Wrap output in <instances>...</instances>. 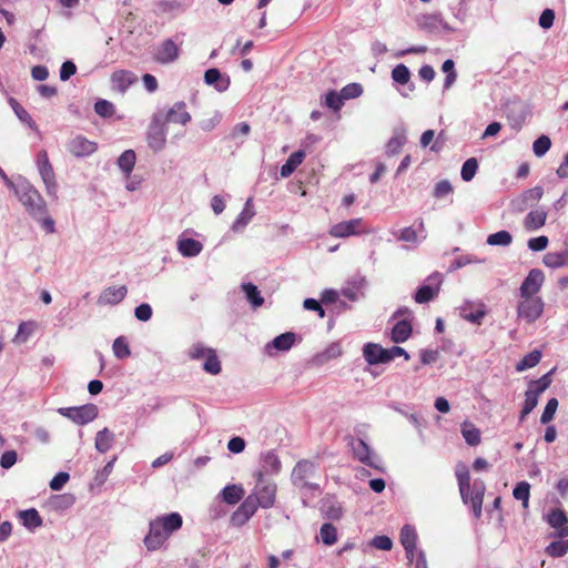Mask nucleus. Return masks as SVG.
<instances>
[{"label": "nucleus", "instance_id": "f257e3e1", "mask_svg": "<svg viewBox=\"0 0 568 568\" xmlns=\"http://www.w3.org/2000/svg\"><path fill=\"white\" fill-rule=\"evenodd\" d=\"M183 525V518L179 513H170L159 516L149 524V532L144 537V545L149 551L160 549L168 538L178 531Z\"/></svg>", "mask_w": 568, "mask_h": 568}, {"label": "nucleus", "instance_id": "f03ea898", "mask_svg": "<svg viewBox=\"0 0 568 568\" xmlns=\"http://www.w3.org/2000/svg\"><path fill=\"white\" fill-rule=\"evenodd\" d=\"M10 189L34 220H40L47 214L45 201L27 179L20 176Z\"/></svg>", "mask_w": 568, "mask_h": 568}, {"label": "nucleus", "instance_id": "7ed1b4c3", "mask_svg": "<svg viewBox=\"0 0 568 568\" xmlns=\"http://www.w3.org/2000/svg\"><path fill=\"white\" fill-rule=\"evenodd\" d=\"M317 468L318 465L312 460L297 462L291 475L293 485L300 490L318 491L320 485L312 481L316 477Z\"/></svg>", "mask_w": 568, "mask_h": 568}, {"label": "nucleus", "instance_id": "20e7f679", "mask_svg": "<svg viewBox=\"0 0 568 568\" xmlns=\"http://www.w3.org/2000/svg\"><path fill=\"white\" fill-rule=\"evenodd\" d=\"M254 478L256 484L248 496L253 497L255 504L261 508L273 507L276 497V485L262 478L261 474H254Z\"/></svg>", "mask_w": 568, "mask_h": 568}, {"label": "nucleus", "instance_id": "39448f33", "mask_svg": "<svg viewBox=\"0 0 568 568\" xmlns=\"http://www.w3.org/2000/svg\"><path fill=\"white\" fill-rule=\"evenodd\" d=\"M348 446L351 447L355 459L368 467L383 471L379 457L373 452L365 440L362 438L351 437Z\"/></svg>", "mask_w": 568, "mask_h": 568}, {"label": "nucleus", "instance_id": "423d86ee", "mask_svg": "<svg viewBox=\"0 0 568 568\" xmlns=\"http://www.w3.org/2000/svg\"><path fill=\"white\" fill-rule=\"evenodd\" d=\"M168 126L161 116L154 112L146 131V141L150 149L160 152L166 144Z\"/></svg>", "mask_w": 568, "mask_h": 568}, {"label": "nucleus", "instance_id": "0eeeda50", "mask_svg": "<svg viewBox=\"0 0 568 568\" xmlns=\"http://www.w3.org/2000/svg\"><path fill=\"white\" fill-rule=\"evenodd\" d=\"M58 413L77 425H87L98 417L99 408L94 404H85L82 406L60 407Z\"/></svg>", "mask_w": 568, "mask_h": 568}, {"label": "nucleus", "instance_id": "6e6552de", "mask_svg": "<svg viewBox=\"0 0 568 568\" xmlns=\"http://www.w3.org/2000/svg\"><path fill=\"white\" fill-rule=\"evenodd\" d=\"M521 298L523 301L517 305V315L519 318L525 320L526 323L531 324L540 317L544 312L545 304L540 297Z\"/></svg>", "mask_w": 568, "mask_h": 568}, {"label": "nucleus", "instance_id": "1a4fd4ad", "mask_svg": "<svg viewBox=\"0 0 568 568\" xmlns=\"http://www.w3.org/2000/svg\"><path fill=\"white\" fill-rule=\"evenodd\" d=\"M155 113L158 116H161V120H163L166 125L168 123L186 125L192 120L191 114L186 111L184 101H178L166 111L158 110Z\"/></svg>", "mask_w": 568, "mask_h": 568}, {"label": "nucleus", "instance_id": "9d476101", "mask_svg": "<svg viewBox=\"0 0 568 568\" xmlns=\"http://www.w3.org/2000/svg\"><path fill=\"white\" fill-rule=\"evenodd\" d=\"M544 281L545 275L541 270H530L519 287L520 297H534L540 291Z\"/></svg>", "mask_w": 568, "mask_h": 568}, {"label": "nucleus", "instance_id": "9b49d317", "mask_svg": "<svg viewBox=\"0 0 568 568\" xmlns=\"http://www.w3.org/2000/svg\"><path fill=\"white\" fill-rule=\"evenodd\" d=\"M257 508L258 506L255 504L253 497L247 496L232 514L230 519L231 525L234 527H242L256 513Z\"/></svg>", "mask_w": 568, "mask_h": 568}, {"label": "nucleus", "instance_id": "f8f14e48", "mask_svg": "<svg viewBox=\"0 0 568 568\" xmlns=\"http://www.w3.org/2000/svg\"><path fill=\"white\" fill-rule=\"evenodd\" d=\"M97 149V143L88 140L83 135H75L67 143V150L77 158L89 156L93 154Z\"/></svg>", "mask_w": 568, "mask_h": 568}, {"label": "nucleus", "instance_id": "ddd939ff", "mask_svg": "<svg viewBox=\"0 0 568 568\" xmlns=\"http://www.w3.org/2000/svg\"><path fill=\"white\" fill-rule=\"evenodd\" d=\"M363 356L368 365H378L392 362L388 348L376 343H366L363 346Z\"/></svg>", "mask_w": 568, "mask_h": 568}, {"label": "nucleus", "instance_id": "4468645a", "mask_svg": "<svg viewBox=\"0 0 568 568\" xmlns=\"http://www.w3.org/2000/svg\"><path fill=\"white\" fill-rule=\"evenodd\" d=\"M180 55L179 44L172 39L164 40L154 52V60L161 64L173 63Z\"/></svg>", "mask_w": 568, "mask_h": 568}, {"label": "nucleus", "instance_id": "2eb2a0df", "mask_svg": "<svg viewBox=\"0 0 568 568\" xmlns=\"http://www.w3.org/2000/svg\"><path fill=\"white\" fill-rule=\"evenodd\" d=\"M281 460L275 450H266L260 455V468L255 474H261L262 478L265 475H277L281 471Z\"/></svg>", "mask_w": 568, "mask_h": 568}, {"label": "nucleus", "instance_id": "dca6fc26", "mask_svg": "<svg viewBox=\"0 0 568 568\" xmlns=\"http://www.w3.org/2000/svg\"><path fill=\"white\" fill-rule=\"evenodd\" d=\"M296 341V334L293 332H285L283 334L277 335L271 342L265 345V352L267 355L273 356L276 352H287L290 351Z\"/></svg>", "mask_w": 568, "mask_h": 568}, {"label": "nucleus", "instance_id": "f3484780", "mask_svg": "<svg viewBox=\"0 0 568 568\" xmlns=\"http://www.w3.org/2000/svg\"><path fill=\"white\" fill-rule=\"evenodd\" d=\"M363 225L362 219H352L348 221L339 222L334 224L328 233L333 237L345 239L359 233V227Z\"/></svg>", "mask_w": 568, "mask_h": 568}, {"label": "nucleus", "instance_id": "a211bd4d", "mask_svg": "<svg viewBox=\"0 0 568 568\" xmlns=\"http://www.w3.org/2000/svg\"><path fill=\"white\" fill-rule=\"evenodd\" d=\"M128 294L125 285L109 286L104 288L98 297L99 305H116L121 303Z\"/></svg>", "mask_w": 568, "mask_h": 568}, {"label": "nucleus", "instance_id": "6ab92c4d", "mask_svg": "<svg viewBox=\"0 0 568 568\" xmlns=\"http://www.w3.org/2000/svg\"><path fill=\"white\" fill-rule=\"evenodd\" d=\"M460 316L473 324H480L481 320L486 316L485 305L466 301L460 306Z\"/></svg>", "mask_w": 568, "mask_h": 568}, {"label": "nucleus", "instance_id": "aec40b11", "mask_svg": "<svg viewBox=\"0 0 568 568\" xmlns=\"http://www.w3.org/2000/svg\"><path fill=\"white\" fill-rule=\"evenodd\" d=\"M204 81L207 85H213L219 92H224L230 87L229 75L222 73L216 68H211L204 73Z\"/></svg>", "mask_w": 568, "mask_h": 568}, {"label": "nucleus", "instance_id": "412c9836", "mask_svg": "<svg viewBox=\"0 0 568 568\" xmlns=\"http://www.w3.org/2000/svg\"><path fill=\"white\" fill-rule=\"evenodd\" d=\"M136 81L133 72L126 70H119L112 73L111 82L114 90L124 93L130 85Z\"/></svg>", "mask_w": 568, "mask_h": 568}, {"label": "nucleus", "instance_id": "4be33fe9", "mask_svg": "<svg viewBox=\"0 0 568 568\" xmlns=\"http://www.w3.org/2000/svg\"><path fill=\"white\" fill-rule=\"evenodd\" d=\"M470 503L473 507V513L476 518H479L481 515V506L486 490L485 483L480 479H476L473 483V486L470 485Z\"/></svg>", "mask_w": 568, "mask_h": 568}, {"label": "nucleus", "instance_id": "5701e85b", "mask_svg": "<svg viewBox=\"0 0 568 568\" xmlns=\"http://www.w3.org/2000/svg\"><path fill=\"white\" fill-rule=\"evenodd\" d=\"M366 285L365 276L359 274L353 276L347 283L346 286L342 288V294L347 297L349 301H357L359 298V292Z\"/></svg>", "mask_w": 568, "mask_h": 568}, {"label": "nucleus", "instance_id": "b1692460", "mask_svg": "<svg viewBox=\"0 0 568 568\" xmlns=\"http://www.w3.org/2000/svg\"><path fill=\"white\" fill-rule=\"evenodd\" d=\"M178 250L184 257H194L202 252L203 245L194 239H180L178 241Z\"/></svg>", "mask_w": 568, "mask_h": 568}, {"label": "nucleus", "instance_id": "393cba45", "mask_svg": "<svg viewBox=\"0 0 568 568\" xmlns=\"http://www.w3.org/2000/svg\"><path fill=\"white\" fill-rule=\"evenodd\" d=\"M241 288L252 308L256 310L264 304V297L261 295V292L255 284L251 282L242 283Z\"/></svg>", "mask_w": 568, "mask_h": 568}, {"label": "nucleus", "instance_id": "a878e982", "mask_svg": "<svg viewBox=\"0 0 568 568\" xmlns=\"http://www.w3.org/2000/svg\"><path fill=\"white\" fill-rule=\"evenodd\" d=\"M21 524L29 530H34L42 526L43 520L36 508H29L19 513Z\"/></svg>", "mask_w": 568, "mask_h": 568}, {"label": "nucleus", "instance_id": "bb28decb", "mask_svg": "<svg viewBox=\"0 0 568 568\" xmlns=\"http://www.w3.org/2000/svg\"><path fill=\"white\" fill-rule=\"evenodd\" d=\"M305 151L304 150H297L293 152L286 162L281 166L280 173L282 178H288L293 174V172L296 170V168L303 162L305 159Z\"/></svg>", "mask_w": 568, "mask_h": 568}, {"label": "nucleus", "instance_id": "cd10ccee", "mask_svg": "<svg viewBox=\"0 0 568 568\" xmlns=\"http://www.w3.org/2000/svg\"><path fill=\"white\" fill-rule=\"evenodd\" d=\"M412 331V324L407 320L398 321L392 329L390 338L396 344L404 343L409 338Z\"/></svg>", "mask_w": 568, "mask_h": 568}, {"label": "nucleus", "instance_id": "c85d7f7f", "mask_svg": "<svg viewBox=\"0 0 568 568\" xmlns=\"http://www.w3.org/2000/svg\"><path fill=\"white\" fill-rule=\"evenodd\" d=\"M547 220V213L544 210L530 211L524 219V226L528 231H536L542 227Z\"/></svg>", "mask_w": 568, "mask_h": 568}, {"label": "nucleus", "instance_id": "c756f323", "mask_svg": "<svg viewBox=\"0 0 568 568\" xmlns=\"http://www.w3.org/2000/svg\"><path fill=\"white\" fill-rule=\"evenodd\" d=\"M544 264L550 268L568 266V250L560 252H548L544 255Z\"/></svg>", "mask_w": 568, "mask_h": 568}, {"label": "nucleus", "instance_id": "7c9ffc66", "mask_svg": "<svg viewBox=\"0 0 568 568\" xmlns=\"http://www.w3.org/2000/svg\"><path fill=\"white\" fill-rule=\"evenodd\" d=\"M254 214H255V212L251 205V200H247L242 212L239 214V216L233 222L232 231L242 232L246 227V225L250 223V221L253 219Z\"/></svg>", "mask_w": 568, "mask_h": 568}, {"label": "nucleus", "instance_id": "2f4dec72", "mask_svg": "<svg viewBox=\"0 0 568 568\" xmlns=\"http://www.w3.org/2000/svg\"><path fill=\"white\" fill-rule=\"evenodd\" d=\"M114 442V434L106 427L99 430L95 435V449L99 453H106Z\"/></svg>", "mask_w": 568, "mask_h": 568}, {"label": "nucleus", "instance_id": "473e14b6", "mask_svg": "<svg viewBox=\"0 0 568 568\" xmlns=\"http://www.w3.org/2000/svg\"><path fill=\"white\" fill-rule=\"evenodd\" d=\"M221 496L226 504L235 505L243 498L244 489L240 485H227L222 489Z\"/></svg>", "mask_w": 568, "mask_h": 568}, {"label": "nucleus", "instance_id": "72a5a7b5", "mask_svg": "<svg viewBox=\"0 0 568 568\" xmlns=\"http://www.w3.org/2000/svg\"><path fill=\"white\" fill-rule=\"evenodd\" d=\"M321 510L326 518L332 520H338L343 516V508L335 499L324 500Z\"/></svg>", "mask_w": 568, "mask_h": 568}, {"label": "nucleus", "instance_id": "f704fd0d", "mask_svg": "<svg viewBox=\"0 0 568 568\" xmlns=\"http://www.w3.org/2000/svg\"><path fill=\"white\" fill-rule=\"evenodd\" d=\"M400 544L405 550L410 551L412 548H416L417 532L416 529L410 525H405L400 529L399 534Z\"/></svg>", "mask_w": 568, "mask_h": 568}, {"label": "nucleus", "instance_id": "c9c22d12", "mask_svg": "<svg viewBox=\"0 0 568 568\" xmlns=\"http://www.w3.org/2000/svg\"><path fill=\"white\" fill-rule=\"evenodd\" d=\"M9 103H10L14 114L18 116V119L22 123L28 124V126L32 130H38V126H37L36 122L32 120L31 115L16 99L10 98Z\"/></svg>", "mask_w": 568, "mask_h": 568}, {"label": "nucleus", "instance_id": "e433bc0d", "mask_svg": "<svg viewBox=\"0 0 568 568\" xmlns=\"http://www.w3.org/2000/svg\"><path fill=\"white\" fill-rule=\"evenodd\" d=\"M541 356L542 354L539 349L529 352L516 364V371L524 372L528 368L535 367L540 362Z\"/></svg>", "mask_w": 568, "mask_h": 568}, {"label": "nucleus", "instance_id": "4c0bfd02", "mask_svg": "<svg viewBox=\"0 0 568 568\" xmlns=\"http://www.w3.org/2000/svg\"><path fill=\"white\" fill-rule=\"evenodd\" d=\"M37 163H38V170H39L42 181L55 176L54 172H53V168L49 161V158H48V154L45 151H41L38 154Z\"/></svg>", "mask_w": 568, "mask_h": 568}, {"label": "nucleus", "instance_id": "58836bf2", "mask_svg": "<svg viewBox=\"0 0 568 568\" xmlns=\"http://www.w3.org/2000/svg\"><path fill=\"white\" fill-rule=\"evenodd\" d=\"M513 242V235L506 231L501 230L496 233L489 234L486 243L490 246H509Z\"/></svg>", "mask_w": 568, "mask_h": 568}, {"label": "nucleus", "instance_id": "ea45409f", "mask_svg": "<svg viewBox=\"0 0 568 568\" xmlns=\"http://www.w3.org/2000/svg\"><path fill=\"white\" fill-rule=\"evenodd\" d=\"M462 434L469 446H477L480 443V432L473 424L465 422L462 426Z\"/></svg>", "mask_w": 568, "mask_h": 568}, {"label": "nucleus", "instance_id": "a19ab883", "mask_svg": "<svg viewBox=\"0 0 568 568\" xmlns=\"http://www.w3.org/2000/svg\"><path fill=\"white\" fill-rule=\"evenodd\" d=\"M136 155L133 150H125L118 159V165L121 171L129 175L135 164Z\"/></svg>", "mask_w": 568, "mask_h": 568}, {"label": "nucleus", "instance_id": "79ce46f5", "mask_svg": "<svg viewBox=\"0 0 568 568\" xmlns=\"http://www.w3.org/2000/svg\"><path fill=\"white\" fill-rule=\"evenodd\" d=\"M545 552L552 558H560L568 552V539H560L550 542Z\"/></svg>", "mask_w": 568, "mask_h": 568}, {"label": "nucleus", "instance_id": "37998d69", "mask_svg": "<svg viewBox=\"0 0 568 568\" xmlns=\"http://www.w3.org/2000/svg\"><path fill=\"white\" fill-rule=\"evenodd\" d=\"M513 496L517 500L523 501V507L528 508L530 497V485L527 481H519L513 490Z\"/></svg>", "mask_w": 568, "mask_h": 568}, {"label": "nucleus", "instance_id": "c03bdc74", "mask_svg": "<svg viewBox=\"0 0 568 568\" xmlns=\"http://www.w3.org/2000/svg\"><path fill=\"white\" fill-rule=\"evenodd\" d=\"M478 170V161L476 158H469L467 159L460 170V176L463 181L469 182L474 179Z\"/></svg>", "mask_w": 568, "mask_h": 568}, {"label": "nucleus", "instance_id": "a18cd8bd", "mask_svg": "<svg viewBox=\"0 0 568 568\" xmlns=\"http://www.w3.org/2000/svg\"><path fill=\"white\" fill-rule=\"evenodd\" d=\"M112 349L114 356L118 357L119 359H124L131 355L129 344L124 336H119L114 339Z\"/></svg>", "mask_w": 568, "mask_h": 568}, {"label": "nucleus", "instance_id": "49530a36", "mask_svg": "<svg viewBox=\"0 0 568 568\" xmlns=\"http://www.w3.org/2000/svg\"><path fill=\"white\" fill-rule=\"evenodd\" d=\"M439 22H442V13L436 12V13L423 16L420 18V20L418 21V24L424 30L433 32L434 30L437 29V27L439 26Z\"/></svg>", "mask_w": 568, "mask_h": 568}, {"label": "nucleus", "instance_id": "de8ad7c7", "mask_svg": "<svg viewBox=\"0 0 568 568\" xmlns=\"http://www.w3.org/2000/svg\"><path fill=\"white\" fill-rule=\"evenodd\" d=\"M320 535L323 544H325L326 546H332L337 540V530L329 523H325L322 525Z\"/></svg>", "mask_w": 568, "mask_h": 568}, {"label": "nucleus", "instance_id": "09e8293b", "mask_svg": "<svg viewBox=\"0 0 568 568\" xmlns=\"http://www.w3.org/2000/svg\"><path fill=\"white\" fill-rule=\"evenodd\" d=\"M203 369L212 375H217L222 367L221 362L215 353L214 349H212L209 355L205 357V362L203 364Z\"/></svg>", "mask_w": 568, "mask_h": 568}, {"label": "nucleus", "instance_id": "8fccbe9b", "mask_svg": "<svg viewBox=\"0 0 568 568\" xmlns=\"http://www.w3.org/2000/svg\"><path fill=\"white\" fill-rule=\"evenodd\" d=\"M551 146V140L548 135L538 136L532 143V151L537 158L544 156Z\"/></svg>", "mask_w": 568, "mask_h": 568}, {"label": "nucleus", "instance_id": "3c124183", "mask_svg": "<svg viewBox=\"0 0 568 568\" xmlns=\"http://www.w3.org/2000/svg\"><path fill=\"white\" fill-rule=\"evenodd\" d=\"M392 79L394 82L398 83V84H407L409 83V80H410V71L409 69L400 63V64H397L393 70H392Z\"/></svg>", "mask_w": 568, "mask_h": 568}, {"label": "nucleus", "instance_id": "603ef678", "mask_svg": "<svg viewBox=\"0 0 568 568\" xmlns=\"http://www.w3.org/2000/svg\"><path fill=\"white\" fill-rule=\"evenodd\" d=\"M324 105L327 106L328 109L337 112L344 105V100L342 99V95L339 92H337L335 90H329L325 94Z\"/></svg>", "mask_w": 568, "mask_h": 568}, {"label": "nucleus", "instance_id": "864d4df0", "mask_svg": "<svg viewBox=\"0 0 568 568\" xmlns=\"http://www.w3.org/2000/svg\"><path fill=\"white\" fill-rule=\"evenodd\" d=\"M429 286L422 284L414 294V300L418 304H424L430 302L433 298L437 296L438 293L433 291Z\"/></svg>", "mask_w": 568, "mask_h": 568}, {"label": "nucleus", "instance_id": "5fc2aeb1", "mask_svg": "<svg viewBox=\"0 0 568 568\" xmlns=\"http://www.w3.org/2000/svg\"><path fill=\"white\" fill-rule=\"evenodd\" d=\"M558 405H559V403H558L557 398L552 397V398L548 399V402L544 408V412L540 416L541 424L547 425L554 419L555 414L558 408Z\"/></svg>", "mask_w": 568, "mask_h": 568}, {"label": "nucleus", "instance_id": "6e6d98bb", "mask_svg": "<svg viewBox=\"0 0 568 568\" xmlns=\"http://www.w3.org/2000/svg\"><path fill=\"white\" fill-rule=\"evenodd\" d=\"M456 478L458 481L459 490L470 488V474L467 466L464 464H458L456 466Z\"/></svg>", "mask_w": 568, "mask_h": 568}, {"label": "nucleus", "instance_id": "4d7b16f0", "mask_svg": "<svg viewBox=\"0 0 568 568\" xmlns=\"http://www.w3.org/2000/svg\"><path fill=\"white\" fill-rule=\"evenodd\" d=\"M94 111L100 116L106 119V118H111L114 114L115 109H114L113 103H111L110 101L104 100V99H99L94 103Z\"/></svg>", "mask_w": 568, "mask_h": 568}, {"label": "nucleus", "instance_id": "13d9d810", "mask_svg": "<svg viewBox=\"0 0 568 568\" xmlns=\"http://www.w3.org/2000/svg\"><path fill=\"white\" fill-rule=\"evenodd\" d=\"M342 99L344 102L346 100L356 99L363 94V87L359 83H349L346 84L341 91H339Z\"/></svg>", "mask_w": 568, "mask_h": 568}, {"label": "nucleus", "instance_id": "bf43d9fd", "mask_svg": "<svg viewBox=\"0 0 568 568\" xmlns=\"http://www.w3.org/2000/svg\"><path fill=\"white\" fill-rule=\"evenodd\" d=\"M406 142V136L404 134H396L393 138L389 139V141L386 144V153L388 155H395L397 154L403 145Z\"/></svg>", "mask_w": 568, "mask_h": 568}, {"label": "nucleus", "instance_id": "052dcab7", "mask_svg": "<svg viewBox=\"0 0 568 568\" xmlns=\"http://www.w3.org/2000/svg\"><path fill=\"white\" fill-rule=\"evenodd\" d=\"M567 521H568V518H567L565 511L561 509H554L548 515V524L552 528L558 529V528L562 527L564 525H566Z\"/></svg>", "mask_w": 568, "mask_h": 568}, {"label": "nucleus", "instance_id": "680f3d73", "mask_svg": "<svg viewBox=\"0 0 568 568\" xmlns=\"http://www.w3.org/2000/svg\"><path fill=\"white\" fill-rule=\"evenodd\" d=\"M453 193V185L448 180H442L434 186L433 196L435 199H443Z\"/></svg>", "mask_w": 568, "mask_h": 568}, {"label": "nucleus", "instance_id": "e2e57ef3", "mask_svg": "<svg viewBox=\"0 0 568 568\" xmlns=\"http://www.w3.org/2000/svg\"><path fill=\"white\" fill-rule=\"evenodd\" d=\"M544 195V189L541 186H535L524 192L523 201L527 204H534L541 200Z\"/></svg>", "mask_w": 568, "mask_h": 568}, {"label": "nucleus", "instance_id": "0e129e2a", "mask_svg": "<svg viewBox=\"0 0 568 568\" xmlns=\"http://www.w3.org/2000/svg\"><path fill=\"white\" fill-rule=\"evenodd\" d=\"M213 348L204 346L202 343H195L189 349V356L192 359L205 358Z\"/></svg>", "mask_w": 568, "mask_h": 568}, {"label": "nucleus", "instance_id": "69168bd1", "mask_svg": "<svg viewBox=\"0 0 568 568\" xmlns=\"http://www.w3.org/2000/svg\"><path fill=\"white\" fill-rule=\"evenodd\" d=\"M342 355V346L339 343L335 342L329 344L325 351L320 355L324 361H329L337 358Z\"/></svg>", "mask_w": 568, "mask_h": 568}, {"label": "nucleus", "instance_id": "338daca9", "mask_svg": "<svg viewBox=\"0 0 568 568\" xmlns=\"http://www.w3.org/2000/svg\"><path fill=\"white\" fill-rule=\"evenodd\" d=\"M371 546H373L376 549L386 550L387 551V550L392 549L393 541H392V539L388 536L379 535V536H375L371 540Z\"/></svg>", "mask_w": 568, "mask_h": 568}, {"label": "nucleus", "instance_id": "774afa93", "mask_svg": "<svg viewBox=\"0 0 568 568\" xmlns=\"http://www.w3.org/2000/svg\"><path fill=\"white\" fill-rule=\"evenodd\" d=\"M152 307L148 303H142L134 310V316L141 322H148L152 317Z\"/></svg>", "mask_w": 568, "mask_h": 568}]
</instances>
